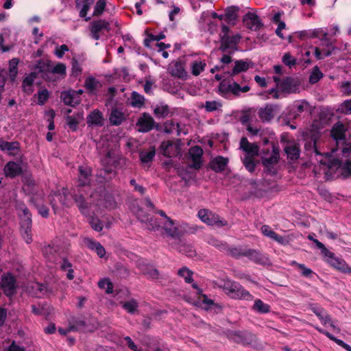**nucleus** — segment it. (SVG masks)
I'll return each mask as SVG.
<instances>
[{
  "instance_id": "ddd939ff",
  "label": "nucleus",
  "mask_w": 351,
  "mask_h": 351,
  "mask_svg": "<svg viewBox=\"0 0 351 351\" xmlns=\"http://www.w3.org/2000/svg\"><path fill=\"white\" fill-rule=\"evenodd\" d=\"M245 257L257 265L263 266L271 265L269 256L266 253L255 249L248 248Z\"/></svg>"
},
{
  "instance_id": "4c0bfd02",
  "label": "nucleus",
  "mask_w": 351,
  "mask_h": 351,
  "mask_svg": "<svg viewBox=\"0 0 351 351\" xmlns=\"http://www.w3.org/2000/svg\"><path fill=\"white\" fill-rule=\"evenodd\" d=\"M197 229V227L195 225H189L184 223L177 224V237L184 234H194Z\"/></svg>"
},
{
  "instance_id": "864d4df0",
  "label": "nucleus",
  "mask_w": 351,
  "mask_h": 351,
  "mask_svg": "<svg viewBox=\"0 0 351 351\" xmlns=\"http://www.w3.org/2000/svg\"><path fill=\"white\" fill-rule=\"evenodd\" d=\"M162 221H159L157 218L150 217L147 222V228L149 230H158L162 227Z\"/></svg>"
},
{
  "instance_id": "a19ab883",
  "label": "nucleus",
  "mask_w": 351,
  "mask_h": 351,
  "mask_svg": "<svg viewBox=\"0 0 351 351\" xmlns=\"http://www.w3.org/2000/svg\"><path fill=\"white\" fill-rule=\"evenodd\" d=\"M30 202L37 209L38 214L44 218H47L49 214V209L47 206L43 204L37 198L32 197L30 199Z\"/></svg>"
},
{
  "instance_id": "7ed1b4c3",
  "label": "nucleus",
  "mask_w": 351,
  "mask_h": 351,
  "mask_svg": "<svg viewBox=\"0 0 351 351\" xmlns=\"http://www.w3.org/2000/svg\"><path fill=\"white\" fill-rule=\"evenodd\" d=\"M249 67H232L231 73H228L232 77V82L227 84L225 80L220 82L219 90L222 93H232L234 95H239L240 93H247L250 90L247 85L241 87L239 84V79L237 76L243 72L246 71Z\"/></svg>"
},
{
  "instance_id": "bf43d9fd",
  "label": "nucleus",
  "mask_w": 351,
  "mask_h": 351,
  "mask_svg": "<svg viewBox=\"0 0 351 351\" xmlns=\"http://www.w3.org/2000/svg\"><path fill=\"white\" fill-rule=\"evenodd\" d=\"M18 209L23 213L21 220L32 221V214L25 204L22 203L18 205Z\"/></svg>"
},
{
  "instance_id": "6ab92c4d",
  "label": "nucleus",
  "mask_w": 351,
  "mask_h": 351,
  "mask_svg": "<svg viewBox=\"0 0 351 351\" xmlns=\"http://www.w3.org/2000/svg\"><path fill=\"white\" fill-rule=\"evenodd\" d=\"M300 85V80L298 77H287L280 83L281 89L287 93H296Z\"/></svg>"
},
{
  "instance_id": "052dcab7",
  "label": "nucleus",
  "mask_w": 351,
  "mask_h": 351,
  "mask_svg": "<svg viewBox=\"0 0 351 351\" xmlns=\"http://www.w3.org/2000/svg\"><path fill=\"white\" fill-rule=\"evenodd\" d=\"M106 0H98L94 8L93 16H99L104 12L106 7Z\"/></svg>"
},
{
  "instance_id": "39448f33",
  "label": "nucleus",
  "mask_w": 351,
  "mask_h": 351,
  "mask_svg": "<svg viewBox=\"0 0 351 351\" xmlns=\"http://www.w3.org/2000/svg\"><path fill=\"white\" fill-rule=\"evenodd\" d=\"M160 153L167 159L162 162V166L167 171L176 170V143L171 141H164L159 147Z\"/></svg>"
},
{
  "instance_id": "f3484780",
  "label": "nucleus",
  "mask_w": 351,
  "mask_h": 351,
  "mask_svg": "<svg viewBox=\"0 0 351 351\" xmlns=\"http://www.w3.org/2000/svg\"><path fill=\"white\" fill-rule=\"evenodd\" d=\"M138 127V131L140 132L145 133L152 130L155 126V121L154 119L148 113H143L136 123Z\"/></svg>"
},
{
  "instance_id": "e433bc0d",
  "label": "nucleus",
  "mask_w": 351,
  "mask_h": 351,
  "mask_svg": "<svg viewBox=\"0 0 351 351\" xmlns=\"http://www.w3.org/2000/svg\"><path fill=\"white\" fill-rule=\"evenodd\" d=\"M208 14H209L208 12H202V14L200 16L199 21V25L200 29H203L205 32L207 31V32H210V34H213L217 27V25L215 23H213L210 21H209L207 23L208 28L206 29L204 27V23H206V19L208 17Z\"/></svg>"
},
{
  "instance_id": "f257e3e1",
  "label": "nucleus",
  "mask_w": 351,
  "mask_h": 351,
  "mask_svg": "<svg viewBox=\"0 0 351 351\" xmlns=\"http://www.w3.org/2000/svg\"><path fill=\"white\" fill-rule=\"evenodd\" d=\"M301 40L318 38L321 40L319 47H311L304 49V57L302 60L304 63L308 64L312 62L311 58L321 60L331 55L334 47L328 38V33L323 28H316L300 31L295 33Z\"/></svg>"
},
{
  "instance_id": "dca6fc26",
  "label": "nucleus",
  "mask_w": 351,
  "mask_h": 351,
  "mask_svg": "<svg viewBox=\"0 0 351 351\" xmlns=\"http://www.w3.org/2000/svg\"><path fill=\"white\" fill-rule=\"evenodd\" d=\"M110 31V23L105 20L93 21L90 23V33L93 39L97 40L103 31Z\"/></svg>"
},
{
  "instance_id": "aec40b11",
  "label": "nucleus",
  "mask_w": 351,
  "mask_h": 351,
  "mask_svg": "<svg viewBox=\"0 0 351 351\" xmlns=\"http://www.w3.org/2000/svg\"><path fill=\"white\" fill-rule=\"evenodd\" d=\"M228 162V158L218 156L210 161L208 167L216 173H221L225 170Z\"/></svg>"
},
{
  "instance_id": "20e7f679",
  "label": "nucleus",
  "mask_w": 351,
  "mask_h": 351,
  "mask_svg": "<svg viewBox=\"0 0 351 351\" xmlns=\"http://www.w3.org/2000/svg\"><path fill=\"white\" fill-rule=\"evenodd\" d=\"M222 288L226 293L233 299L245 300L247 301L253 300V295L237 282L225 281Z\"/></svg>"
},
{
  "instance_id": "4468645a",
  "label": "nucleus",
  "mask_w": 351,
  "mask_h": 351,
  "mask_svg": "<svg viewBox=\"0 0 351 351\" xmlns=\"http://www.w3.org/2000/svg\"><path fill=\"white\" fill-rule=\"evenodd\" d=\"M330 254H325L324 256L325 261L330 265L342 273L351 274V267H350L343 259L337 258L333 252H330Z\"/></svg>"
},
{
  "instance_id": "8fccbe9b",
  "label": "nucleus",
  "mask_w": 351,
  "mask_h": 351,
  "mask_svg": "<svg viewBox=\"0 0 351 351\" xmlns=\"http://www.w3.org/2000/svg\"><path fill=\"white\" fill-rule=\"evenodd\" d=\"M291 265H295L298 269L300 270L301 276L306 278H312V276L314 274L313 271L306 267L304 264L298 263L296 261H293Z\"/></svg>"
},
{
  "instance_id": "de8ad7c7",
  "label": "nucleus",
  "mask_w": 351,
  "mask_h": 351,
  "mask_svg": "<svg viewBox=\"0 0 351 351\" xmlns=\"http://www.w3.org/2000/svg\"><path fill=\"white\" fill-rule=\"evenodd\" d=\"M208 243L223 253H225L226 247H228V243L223 241L219 240L213 237L208 238Z\"/></svg>"
},
{
  "instance_id": "338daca9",
  "label": "nucleus",
  "mask_w": 351,
  "mask_h": 351,
  "mask_svg": "<svg viewBox=\"0 0 351 351\" xmlns=\"http://www.w3.org/2000/svg\"><path fill=\"white\" fill-rule=\"evenodd\" d=\"M91 228L95 231L100 232L103 230L104 226L100 219L92 217L89 221Z\"/></svg>"
},
{
  "instance_id": "0eeeda50",
  "label": "nucleus",
  "mask_w": 351,
  "mask_h": 351,
  "mask_svg": "<svg viewBox=\"0 0 351 351\" xmlns=\"http://www.w3.org/2000/svg\"><path fill=\"white\" fill-rule=\"evenodd\" d=\"M197 216L202 221L208 226L223 227L227 225V221L225 219H221L219 215L208 209H200L197 213Z\"/></svg>"
},
{
  "instance_id": "f8f14e48",
  "label": "nucleus",
  "mask_w": 351,
  "mask_h": 351,
  "mask_svg": "<svg viewBox=\"0 0 351 351\" xmlns=\"http://www.w3.org/2000/svg\"><path fill=\"white\" fill-rule=\"evenodd\" d=\"M22 156H20L16 161L10 160L6 163L3 171L5 176L8 178H14L21 175L23 172L21 164L23 162Z\"/></svg>"
},
{
  "instance_id": "4be33fe9",
  "label": "nucleus",
  "mask_w": 351,
  "mask_h": 351,
  "mask_svg": "<svg viewBox=\"0 0 351 351\" xmlns=\"http://www.w3.org/2000/svg\"><path fill=\"white\" fill-rule=\"evenodd\" d=\"M68 325H70V330L73 332L83 331L87 326L84 318L81 316H72L69 318Z\"/></svg>"
},
{
  "instance_id": "6e6552de",
  "label": "nucleus",
  "mask_w": 351,
  "mask_h": 351,
  "mask_svg": "<svg viewBox=\"0 0 351 351\" xmlns=\"http://www.w3.org/2000/svg\"><path fill=\"white\" fill-rule=\"evenodd\" d=\"M228 338L237 343L244 346L252 345L256 340V336L252 332L244 331H232L229 333Z\"/></svg>"
},
{
  "instance_id": "ea45409f",
  "label": "nucleus",
  "mask_w": 351,
  "mask_h": 351,
  "mask_svg": "<svg viewBox=\"0 0 351 351\" xmlns=\"http://www.w3.org/2000/svg\"><path fill=\"white\" fill-rule=\"evenodd\" d=\"M238 11L239 8L237 6L228 7L225 11L224 20L228 23L234 25L238 17Z\"/></svg>"
},
{
  "instance_id": "2eb2a0df",
  "label": "nucleus",
  "mask_w": 351,
  "mask_h": 351,
  "mask_svg": "<svg viewBox=\"0 0 351 351\" xmlns=\"http://www.w3.org/2000/svg\"><path fill=\"white\" fill-rule=\"evenodd\" d=\"M243 22L247 29L252 31H257L263 26V23L258 15L252 12H247L245 14L243 18Z\"/></svg>"
},
{
  "instance_id": "423d86ee",
  "label": "nucleus",
  "mask_w": 351,
  "mask_h": 351,
  "mask_svg": "<svg viewBox=\"0 0 351 351\" xmlns=\"http://www.w3.org/2000/svg\"><path fill=\"white\" fill-rule=\"evenodd\" d=\"M228 33L229 27L226 25H223L221 32L220 33V38L221 43V48L224 51L228 49H235L241 38L239 34L230 36Z\"/></svg>"
},
{
  "instance_id": "a211bd4d",
  "label": "nucleus",
  "mask_w": 351,
  "mask_h": 351,
  "mask_svg": "<svg viewBox=\"0 0 351 351\" xmlns=\"http://www.w3.org/2000/svg\"><path fill=\"white\" fill-rule=\"evenodd\" d=\"M204 152L201 147L195 145L189 149V154L192 160L191 167L195 169L199 170L202 165V156Z\"/></svg>"
},
{
  "instance_id": "393cba45",
  "label": "nucleus",
  "mask_w": 351,
  "mask_h": 351,
  "mask_svg": "<svg viewBox=\"0 0 351 351\" xmlns=\"http://www.w3.org/2000/svg\"><path fill=\"white\" fill-rule=\"evenodd\" d=\"M102 83L97 80L95 77L90 76L88 77L84 82V87L88 93L96 95L97 90L102 87Z\"/></svg>"
},
{
  "instance_id": "58836bf2",
  "label": "nucleus",
  "mask_w": 351,
  "mask_h": 351,
  "mask_svg": "<svg viewBox=\"0 0 351 351\" xmlns=\"http://www.w3.org/2000/svg\"><path fill=\"white\" fill-rule=\"evenodd\" d=\"M252 309L259 314H267L271 311V306L261 299H256L254 300Z\"/></svg>"
},
{
  "instance_id": "774afa93",
  "label": "nucleus",
  "mask_w": 351,
  "mask_h": 351,
  "mask_svg": "<svg viewBox=\"0 0 351 351\" xmlns=\"http://www.w3.org/2000/svg\"><path fill=\"white\" fill-rule=\"evenodd\" d=\"M341 110L345 114H351V99L343 101L341 105Z\"/></svg>"
},
{
  "instance_id": "c85d7f7f",
  "label": "nucleus",
  "mask_w": 351,
  "mask_h": 351,
  "mask_svg": "<svg viewBox=\"0 0 351 351\" xmlns=\"http://www.w3.org/2000/svg\"><path fill=\"white\" fill-rule=\"evenodd\" d=\"M174 221L171 218L166 219L162 221V234L164 237L174 238L176 236V228L173 227Z\"/></svg>"
},
{
  "instance_id": "1a4fd4ad",
  "label": "nucleus",
  "mask_w": 351,
  "mask_h": 351,
  "mask_svg": "<svg viewBox=\"0 0 351 351\" xmlns=\"http://www.w3.org/2000/svg\"><path fill=\"white\" fill-rule=\"evenodd\" d=\"M85 195H88V193L85 191L84 188L82 187H77L72 194L73 199L76 203L80 212L84 215L89 214V204L86 200Z\"/></svg>"
},
{
  "instance_id": "09e8293b",
  "label": "nucleus",
  "mask_w": 351,
  "mask_h": 351,
  "mask_svg": "<svg viewBox=\"0 0 351 351\" xmlns=\"http://www.w3.org/2000/svg\"><path fill=\"white\" fill-rule=\"evenodd\" d=\"M156 155V150L154 147H151L148 152H141L139 154L140 160L142 163H148L153 160Z\"/></svg>"
},
{
  "instance_id": "0e129e2a",
  "label": "nucleus",
  "mask_w": 351,
  "mask_h": 351,
  "mask_svg": "<svg viewBox=\"0 0 351 351\" xmlns=\"http://www.w3.org/2000/svg\"><path fill=\"white\" fill-rule=\"evenodd\" d=\"M66 123L72 131H76L79 124L78 120L73 116L67 115L66 117Z\"/></svg>"
},
{
  "instance_id": "7c9ffc66",
  "label": "nucleus",
  "mask_w": 351,
  "mask_h": 351,
  "mask_svg": "<svg viewBox=\"0 0 351 351\" xmlns=\"http://www.w3.org/2000/svg\"><path fill=\"white\" fill-rule=\"evenodd\" d=\"M79 185L77 187L84 188L90 182L91 171L88 167H79Z\"/></svg>"
},
{
  "instance_id": "c756f323",
  "label": "nucleus",
  "mask_w": 351,
  "mask_h": 351,
  "mask_svg": "<svg viewBox=\"0 0 351 351\" xmlns=\"http://www.w3.org/2000/svg\"><path fill=\"white\" fill-rule=\"evenodd\" d=\"M32 221L21 220V232L27 243H29L32 241Z\"/></svg>"
},
{
  "instance_id": "5701e85b",
  "label": "nucleus",
  "mask_w": 351,
  "mask_h": 351,
  "mask_svg": "<svg viewBox=\"0 0 351 351\" xmlns=\"http://www.w3.org/2000/svg\"><path fill=\"white\" fill-rule=\"evenodd\" d=\"M248 248L243 247L241 245H229L228 244V247H226V250L225 253L235 259H240L241 257L245 256V254H247Z\"/></svg>"
},
{
  "instance_id": "72a5a7b5",
  "label": "nucleus",
  "mask_w": 351,
  "mask_h": 351,
  "mask_svg": "<svg viewBox=\"0 0 351 351\" xmlns=\"http://www.w3.org/2000/svg\"><path fill=\"white\" fill-rule=\"evenodd\" d=\"M88 125H94L97 126H101L104 124V118L102 113L99 110H94L87 117Z\"/></svg>"
},
{
  "instance_id": "6e6d98bb",
  "label": "nucleus",
  "mask_w": 351,
  "mask_h": 351,
  "mask_svg": "<svg viewBox=\"0 0 351 351\" xmlns=\"http://www.w3.org/2000/svg\"><path fill=\"white\" fill-rule=\"evenodd\" d=\"M323 77V73L319 71V67H314L310 76L308 82L311 84L317 83L321 78Z\"/></svg>"
},
{
  "instance_id": "49530a36",
  "label": "nucleus",
  "mask_w": 351,
  "mask_h": 351,
  "mask_svg": "<svg viewBox=\"0 0 351 351\" xmlns=\"http://www.w3.org/2000/svg\"><path fill=\"white\" fill-rule=\"evenodd\" d=\"M177 274L180 276L184 278V282L186 283H192L193 282V271L191 269H189L187 267H181L178 271Z\"/></svg>"
},
{
  "instance_id": "680f3d73",
  "label": "nucleus",
  "mask_w": 351,
  "mask_h": 351,
  "mask_svg": "<svg viewBox=\"0 0 351 351\" xmlns=\"http://www.w3.org/2000/svg\"><path fill=\"white\" fill-rule=\"evenodd\" d=\"M137 219L142 223H147L149 219L150 215L142 208H138L136 213Z\"/></svg>"
},
{
  "instance_id": "b1692460",
  "label": "nucleus",
  "mask_w": 351,
  "mask_h": 351,
  "mask_svg": "<svg viewBox=\"0 0 351 351\" xmlns=\"http://www.w3.org/2000/svg\"><path fill=\"white\" fill-rule=\"evenodd\" d=\"M261 232L265 236L272 239L281 245H285L288 243L287 239L285 237L277 234L267 225L262 226Z\"/></svg>"
},
{
  "instance_id": "9d476101",
  "label": "nucleus",
  "mask_w": 351,
  "mask_h": 351,
  "mask_svg": "<svg viewBox=\"0 0 351 351\" xmlns=\"http://www.w3.org/2000/svg\"><path fill=\"white\" fill-rule=\"evenodd\" d=\"M3 291L5 295L11 298L17 291L16 280L11 273H6L1 276Z\"/></svg>"
},
{
  "instance_id": "2f4dec72",
  "label": "nucleus",
  "mask_w": 351,
  "mask_h": 351,
  "mask_svg": "<svg viewBox=\"0 0 351 351\" xmlns=\"http://www.w3.org/2000/svg\"><path fill=\"white\" fill-rule=\"evenodd\" d=\"M279 157L278 152L274 150V153L271 156L262 159V164L266 168V171L268 173H271L272 172L273 167L278 162Z\"/></svg>"
},
{
  "instance_id": "412c9836",
  "label": "nucleus",
  "mask_w": 351,
  "mask_h": 351,
  "mask_svg": "<svg viewBox=\"0 0 351 351\" xmlns=\"http://www.w3.org/2000/svg\"><path fill=\"white\" fill-rule=\"evenodd\" d=\"M206 66L204 61H202L196 55L189 54L185 56L183 59L179 58L177 60V66Z\"/></svg>"
},
{
  "instance_id": "69168bd1",
  "label": "nucleus",
  "mask_w": 351,
  "mask_h": 351,
  "mask_svg": "<svg viewBox=\"0 0 351 351\" xmlns=\"http://www.w3.org/2000/svg\"><path fill=\"white\" fill-rule=\"evenodd\" d=\"M282 62L285 66H295L297 60L293 57L289 53H286L282 56Z\"/></svg>"
},
{
  "instance_id": "a18cd8bd",
  "label": "nucleus",
  "mask_w": 351,
  "mask_h": 351,
  "mask_svg": "<svg viewBox=\"0 0 351 351\" xmlns=\"http://www.w3.org/2000/svg\"><path fill=\"white\" fill-rule=\"evenodd\" d=\"M192 287L197 291V293L199 295V300L202 302L203 304L205 305L206 308H210L212 306L215 304V302L213 300L209 299L206 295L203 294L202 292V289L199 288L198 285L196 283H193L192 285Z\"/></svg>"
},
{
  "instance_id": "473e14b6",
  "label": "nucleus",
  "mask_w": 351,
  "mask_h": 351,
  "mask_svg": "<svg viewBox=\"0 0 351 351\" xmlns=\"http://www.w3.org/2000/svg\"><path fill=\"white\" fill-rule=\"evenodd\" d=\"M276 108V106L267 104L263 108H261L258 111V116L262 121H270L274 117V112Z\"/></svg>"
},
{
  "instance_id": "5fc2aeb1",
  "label": "nucleus",
  "mask_w": 351,
  "mask_h": 351,
  "mask_svg": "<svg viewBox=\"0 0 351 351\" xmlns=\"http://www.w3.org/2000/svg\"><path fill=\"white\" fill-rule=\"evenodd\" d=\"M122 307L125 309L128 313L130 314H134L138 308V303L134 300H131L130 301L125 302L123 303Z\"/></svg>"
},
{
  "instance_id": "cd10ccee",
  "label": "nucleus",
  "mask_w": 351,
  "mask_h": 351,
  "mask_svg": "<svg viewBox=\"0 0 351 351\" xmlns=\"http://www.w3.org/2000/svg\"><path fill=\"white\" fill-rule=\"evenodd\" d=\"M39 69H43V67H38ZM47 69H40V71H45L44 73V77H47L49 80L55 81L56 80V75L58 74L60 75H66V67H46Z\"/></svg>"
},
{
  "instance_id": "f704fd0d",
  "label": "nucleus",
  "mask_w": 351,
  "mask_h": 351,
  "mask_svg": "<svg viewBox=\"0 0 351 351\" xmlns=\"http://www.w3.org/2000/svg\"><path fill=\"white\" fill-rule=\"evenodd\" d=\"M331 136L336 140L342 141L346 138V129L342 123H336L331 130Z\"/></svg>"
},
{
  "instance_id": "a878e982",
  "label": "nucleus",
  "mask_w": 351,
  "mask_h": 351,
  "mask_svg": "<svg viewBox=\"0 0 351 351\" xmlns=\"http://www.w3.org/2000/svg\"><path fill=\"white\" fill-rule=\"evenodd\" d=\"M284 151L287 156V158L291 160H296L300 156V147L298 143L295 142L288 144L284 148Z\"/></svg>"
},
{
  "instance_id": "3c124183",
  "label": "nucleus",
  "mask_w": 351,
  "mask_h": 351,
  "mask_svg": "<svg viewBox=\"0 0 351 351\" xmlns=\"http://www.w3.org/2000/svg\"><path fill=\"white\" fill-rule=\"evenodd\" d=\"M145 98L143 95L133 91L131 95V105L135 108L141 107L144 104Z\"/></svg>"
},
{
  "instance_id": "9b49d317",
  "label": "nucleus",
  "mask_w": 351,
  "mask_h": 351,
  "mask_svg": "<svg viewBox=\"0 0 351 351\" xmlns=\"http://www.w3.org/2000/svg\"><path fill=\"white\" fill-rule=\"evenodd\" d=\"M0 151L4 152L10 157H17L21 155V143L17 141H6L0 138Z\"/></svg>"
},
{
  "instance_id": "603ef678",
  "label": "nucleus",
  "mask_w": 351,
  "mask_h": 351,
  "mask_svg": "<svg viewBox=\"0 0 351 351\" xmlns=\"http://www.w3.org/2000/svg\"><path fill=\"white\" fill-rule=\"evenodd\" d=\"M98 287L101 289H106V293L107 294L112 293L113 292V284L108 278H104L98 282Z\"/></svg>"
},
{
  "instance_id": "f03ea898",
  "label": "nucleus",
  "mask_w": 351,
  "mask_h": 351,
  "mask_svg": "<svg viewBox=\"0 0 351 351\" xmlns=\"http://www.w3.org/2000/svg\"><path fill=\"white\" fill-rule=\"evenodd\" d=\"M240 147L245 152L241 158L243 166L250 173L254 172L259 164V161L255 159L259 154V147L255 143H250L246 137H242Z\"/></svg>"
},
{
  "instance_id": "4d7b16f0",
  "label": "nucleus",
  "mask_w": 351,
  "mask_h": 351,
  "mask_svg": "<svg viewBox=\"0 0 351 351\" xmlns=\"http://www.w3.org/2000/svg\"><path fill=\"white\" fill-rule=\"evenodd\" d=\"M154 113L158 118H164L167 117L169 114L168 106H157L154 110Z\"/></svg>"
},
{
  "instance_id": "c03bdc74",
  "label": "nucleus",
  "mask_w": 351,
  "mask_h": 351,
  "mask_svg": "<svg viewBox=\"0 0 351 351\" xmlns=\"http://www.w3.org/2000/svg\"><path fill=\"white\" fill-rule=\"evenodd\" d=\"M311 311L317 315L323 324L326 325L327 323H330V316L326 313L323 308L314 306L311 308Z\"/></svg>"
},
{
  "instance_id": "bb28decb",
  "label": "nucleus",
  "mask_w": 351,
  "mask_h": 351,
  "mask_svg": "<svg viewBox=\"0 0 351 351\" xmlns=\"http://www.w3.org/2000/svg\"><path fill=\"white\" fill-rule=\"evenodd\" d=\"M36 77L37 73L36 72H31L29 74L25 76L22 82V88L23 92L27 95H31L33 93V84Z\"/></svg>"
},
{
  "instance_id": "13d9d810",
  "label": "nucleus",
  "mask_w": 351,
  "mask_h": 351,
  "mask_svg": "<svg viewBox=\"0 0 351 351\" xmlns=\"http://www.w3.org/2000/svg\"><path fill=\"white\" fill-rule=\"evenodd\" d=\"M204 107L207 112H211L221 107V104L216 101H206L204 105Z\"/></svg>"
},
{
  "instance_id": "e2e57ef3",
  "label": "nucleus",
  "mask_w": 351,
  "mask_h": 351,
  "mask_svg": "<svg viewBox=\"0 0 351 351\" xmlns=\"http://www.w3.org/2000/svg\"><path fill=\"white\" fill-rule=\"evenodd\" d=\"M49 97V91L47 89H43L38 93V104L44 105Z\"/></svg>"
},
{
  "instance_id": "c9c22d12",
  "label": "nucleus",
  "mask_w": 351,
  "mask_h": 351,
  "mask_svg": "<svg viewBox=\"0 0 351 351\" xmlns=\"http://www.w3.org/2000/svg\"><path fill=\"white\" fill-rule=\"evenodd\" d=\"M60 99L66 106L75 107L80 104V100L75 99L74 97V91H63L61 93Z\"/></svg>"
},
{
  "instance_id": "37998d69",
  "label": "nucleus",
  "mask_w": 351,
  "mask_h": 351,
  "mask_svg": "<svg viewBox=\"0 0 351 351\" xmlns=\"http://www.w3.org/2000/svg\"><path fill=\"white\" fill-rule=\"evenodd\" d=\"M177 249H178L180 253H182L183 254L190 258H193L197 254L195 249L191 243H180L177 246Z\"/></svg>"
},
{
  "instance_id": "79ce46f5",
  "label": "nucleus",
  "mask_w": 351,
  "mask_h": 351,
  "mask_svg": "<svg viewBox=\"0 0 351 351\" xmlns=\"http://www.w3.org/2000/svg\"><path fill=\"white\" fill-rule=\"evenodd\" d=\"M124 119V114L121 111L119 110L117 108L112 110L109 117V121L112 125H119Z\"/></svg>"
}]
</instances>
